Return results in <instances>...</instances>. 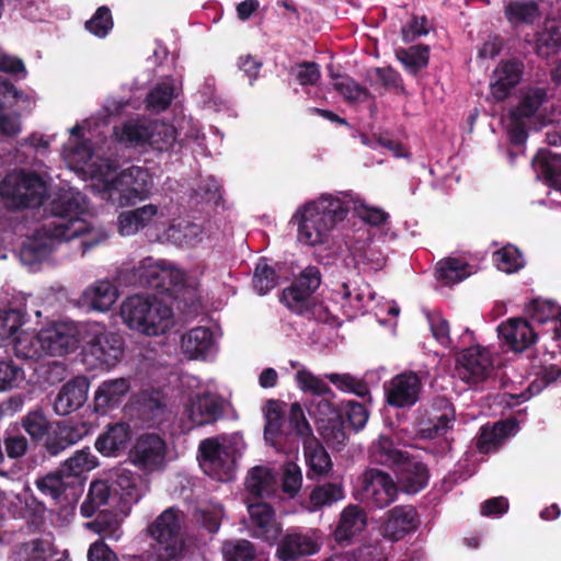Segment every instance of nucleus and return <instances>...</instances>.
I'll return each mask as SVG.
<instances>
[{
  "mask_svg": "<svg viewBox=\"0 0 561 561\" xmlns=\"http://www.w3.org/2000/svg\"><path fill=\"white\" fill-rule=\"evenodd\" d=\"M84 136L85 124H77L70 129L62 156L71 170L90 178L92 187L101 197L119 207L131 206L149 197L152 176L148 170L130 167L118 172L112 163L102 159Z\"/></svg>",
  "mask_w": 561,
  "mask_h": 561,
  "instance_id": "obj_1",
  "label": "nucleus"
},
{
  "mask_svg": "<svg viewBox=\"0 0 561 561\" xmlns=\"http://www.w3.org/2000/svg\"><path fill=\"white\" fill-rule=\"evenodd\" d=\"M85 197L78 191L65 192L53 205V217L28 237L21 249V261L33 265L47 261L57 248L81 238L83 252L104 242L108 233L93 222Z\"/></svg>",
  "mask_w": 561,
  "mask_h": 561,
  "instance_id": "obj_2",
  "label": "nucleus"
},
{
  "mask_svg": "<svg viewBox=\"0 0 561 561\" xmlns=\"http://www.w3.org/2000/svg\"><path fill=\"white\" fill-rule=\"evenodd\" d=\"M347 213L345 201L331 194L304 204L293 216L298 241L311 247L328 242L332 230L345 219Z\"/></svg>",
  "mask_w": 561,
  "mask_h": 561,
  "instance_id": "obj_3",
  "label": "nucleus"
},
{
  "mask_svg": "<svg viewBox=\"0 0 561 561\" xmlns=\"http://www.w3.org/2000/svg\"><path fill=\"white\" fill-rule=\"evenodd\" d=\"M119 317L130 331L148 337L165 334L174 323L171 307L147 295L125 298L119 307Z\"/></svg>",
  "mask_w": 561,
  "mask_h": 561,
  "instance_id": "obj_4",
  "label": "nucleus"
},
{
  "mask_svg": "<svg viewBox=\"0 0 561 561\" xmlns=\"http://www.w3.org/2000/svg\"><path fill=\"white\" fill-rule=\"evenodd\" d=\"M556 108L549 103L547 91L543 88L526 89L517 104L511 111L507 131L514 144H523L527 138V119L535 118L541 124L552 122Z\"/></svg>",
  "mask_w": 561,
  "mask_h": 561,
  "instance_id": "obj_5",
  "label": "nucleus"
},
{
  "mask_svg": "<svg viewBox=\"0 0 561 561\" xmlns=\"http://www.w3.org/2000/svg\"><path fill=\"white\" fill-rule=\"evenodd\" d=\"M244 450L241 436H221L204 439L199 444L203 470L218 480H230L238 457Z\"/></svg>",
  "mask_w": 561,
  "mask_h": 561,
  "instance_id": "obj_6",
  "label": "nucleus"
},
{
  "mask_svg": "<svg viewBox=\"0 0 561 561\" xmlns=\"http://www.w3.org/2000/svg\"><path fill=\"white\" fill-rule=\"evenodd\" d=\"M83 360L91 367L112 368L122 358L123 339L101 322H85Z\"/></svg>",
  "mask_w": 561,
  "mask_h": 561,
  "instance_id": "obj_7",
  "label": "nucleus"
},
{
  "mask_svg": "<svg viewBox=\"0 0 561 561\" xmlns=\"http://www.w3.org/2000/svg\"><path fill=\"white\" fill-rule=\"evenodd\" d=\"M116 140L126 147L149 146L167 150L175 141L176 131L172 125L159 121L130 119L114 129Z\"/></svg>",
  "mask_w": 561,
  "mask_h": 561,
  "instance_id": "obj_8",
  "label": "nucleus"
},
{
  "mask_svg": "<svg viewBox=\"0 0 561 561\" xmlns=\"http://www.w3.org/2000/svg\"><path fill=\"white\" fill-rule=\"evenodd\" d=\"M46 194L45 181L34 173L14 171L0 183V196L13 209L37 207L42 205Z\"/></svg>",
  "mask_w": 561,
  "mask_h": 561,
  "instance_id": "obj_9",
  "label": "nucleus"
},
{
  "mask_svg": "<svg viewBox=\"0 0 561 561\" xmlns=\"http://www.w3.org/2000/svg\"><path fill=\"white\" fill-rule=\"evenodd\" d=\"M182 524L183 514L169 507L148 526V534L154 541V551L160 561H173L183 554Z\"/></svg>",
  "mask_w": 561,
  "mask_h": 561,
  "instance_id": "obj_10",
  "label": "nucleus"
},
{
  "mask_svg": "<svg viewBox=\"0 0 561 561\" xmlns=\"http://www.w3.org/2000/svg\"><path fill=\"white\" fill-rule=\"evenodd\" d=\"M176 213V205L173 203L146 204L133 210L122 211L117 217V229L121 236L130 237L140 230L153 227L160 232L167 220H170Z\"/></svg>",
  "mask_w": 561,
  "mask_h": 561,
  "instance_id": "obj_11",
  "label": "nucleus"
},
{
  "mask_svg": "<svg viewBox=\"0 0 561 561\" xmlns=\"http://www.w3.org/2000/svg\"><path fill=\"white\" fill-rule=\"evenodd\" d=\"M35 96L0 79V135L14 137L22 130L21 113L31 111Z\"/></svg>",
  "mask_w": 561,
  "mask_h": 561,
  "instance_id": "obj_12",
  "label": "nucleus"
},
{
  "mask_svg": "<svg viewBox=\"0 0 561 561\" xmlns=\"http://www.w3.org/2000/svg\"><path fill=\"white\" fill-rule=\"evenodd\" d=\"M140 286L169 290L171 286H183L186 283L184 271L163 260L146 257L134 270Z\"/></svg>",
  "mask_w": 561,
  "mask_h": 561,
  "instance_id": "obj_13",
  "label": "nucleus"
},
{
  "mask_svg": "<svg viewBox=\"0 0 561 561\" xmlns=\"http://www.w3.org/2000/svg\"><path fill=\"white\" fill-rule=\"evenodd\" d=\"M168 446L156 433L141 434L129 451L130 462L139 470L154 472L162 470L167 463Z\"/></svg>",
  "mask_w": 561,
  "mask_h": 561,
  "instance_id": "obj_14",
  "label": "nucleus"
},
{
  "mask_svg": "<svg viewBox=\"0 0 561 561\" xmlns=\"http://www.w3.org/2000/svg\"><path fill=\"white\" fill-rule=\"evenodd\" d=\"M85 322H58L42 329L46 354L62 356L78 348L84 339Z\"/></svg>",
  "mask_w": 561,
  "mask_h": 561,
  "instance_id": "obj_15",
  "label": "nucleus"
},
{
  "mask_svg": "<svg viewBox=\"0 0 561 561\" xmlns=\"http://www.w3.org/2000/svg\"><path fill=\"white\" fill-rule=\"evenodd\" d=\"M457 374L467 383L477 385L491 377L494 363L489 350L472 346L463 350L457 359Z\"/></svg>",
  "mask_w": 561,
  "mask_h": 561,
  "instance_id": "obj_16",
  "label": "nucleus"
},
{
  "mask_svg": "<svg viewBox=\"0 0 561 561\" xmlns=\"http://www.w3.org/2000/svg\"><path fill=\"white\" fill-rule=\"evenodd\" d=\"M183 413L190 421V426H201L219 419L222 414V407L215 394L206 389H198L188 394Z\"/></svg>",
  "mask_w": 561,
  "mask_h": 561,
  "instance_id": "obj_17",
  "label": "nucleus"
},
{
  "mask_svg": "<svg viewBox=\"0 0 561 561\" xmlns=\"http://www.w3.org/2000/svg\"><path fill=\"white\" fill-rule=\"evenodd\" d=\"M310 415L317 421L323 439L332 446H341L346 440L342 427L341 415L327 399L313 401L309 409Z\"/></svg>",
  "mask_w": 561,
  "mask_h": 561,
  "instance_id": "obj_18",
  "label": "nucleus"
},
{
  "mask_svg": "<svg viewBox=\"0 0 561 561\" xmlns=\"http://www.w3.org/2000/svg\"><path fill=\"white\" fill-rule=\"evenodd\" d=\"M363 499L382 508L396 500L397 485L391 477L378 469H369L363 476Z\"/></svg>",
  "mask_w": 561,
  "mask_h": 561,
  "instance_id": "obj_19",
  "label": "nucleus"
},
{
  "mask_svg": "<svg viewBox=\"0 0 561 561\" xmlns=\"http://www.w3.org/2000/svg\"><path fill=\"white\" fill-rule=\"evenodd\" d=\"M217 335L207 327H196L182 334L180 350L191 360H206L217 352Z\"/></svg>",
  "mask_w": 561,
  "mask_h": 561,
  "instance_id": "obj_20",
  "label": "nucleus"
},
{
  "mask_svg": "<svg viewBox=\"0 0 561 561\" xmlns=\"http://www.w3.org/2000/svg\"><path fill=\"white\" fill-rule=\"evenodd\" d=\"M421 390L422 382L415 373L399 374L386 387L387 402L396 408H410L419 401Z\"/></svg>",
  "mask_w": 561,
  "mask_h": 561,
  "instance_id": "obj_21",
  "label": "nucleus"
},
{
  "mask_svg": "<svg viewBox=\"0 0 561 561\" xmlns=\"http://www.w3.org/2000/svg\"><path fill=\"white\" fill-rule=\"evenodd\" d=\"M179 207L176 213L167 220L164 227H161V232L157 237L161 241L170 242L179 247H195L205 239V231L202 226L191 222L185 219L178 218Z\"/></svg>",
  "mask_w": 561,
  "mask_h": 561,
  "instance_id": "obj_22",
  "label": "nucleus"
},
{
  "mask_svg": "<svg viewBox=\"0 0 561 561\" xmlns=\"http://www.w3.org/2000/svg\"><path fill=\"white\" fill-rule=\"evenodd\" d=\"M249 512V531L255 538L274 543L280 535V526L274 518V512L265 502L247 500Z\"/></svg>",
  "mask_w": 561,
  "mask_h": 561,
  "instance_id": "obj_23",
  "label": "nucleus"
},
{
  "mask_svg": "<svg viewBox=\"0 0 561 561\" xmlns=\"http://www.w3.org/2000/svg\"><path fill=\"white\" fill-rule=\"evenodd\" d=\"M524 66L516 59L501 61L490 79V93L496 101H503L522 80Z\"/></svg>",
  "mask_w": 561,
  "mask_h": 561,
  "instance_id": "obj_24",
  "label": "nucleus"
},
{
  "mask_svg": "<svg viewBox=\"0 0 561 561\" xmlns=\"http://www.w3.org/2000/svg\"><path fill=\"white\" fill-rule=\"evenodd\" d=\"M533 163L538 175L543 176L550 187V202L561 205V156L540 149Z\"/></svg>",
  "mask_w": 561,
  "mask_h": 561,
  "instance_id": "obj_25",
  "label": "nucleus"
},
{
  "mask_svg": "<svg viewBox=\"0 0 561 561\" xmlns=\"http://www.w3.org/2000/svg\"><path fill=\"white\" fill-rule=\"evenodd\" d=\"M90 382L83 376H77L66 382L58 391L54 410L59 415H68L80 409L88 399Z\"/></svg>",
  "mask_w": 561,
  "mask_h": 561,
  "instance_id": "obj_26",
  "label": "nucleus"
},
{
  "mask_svg": "<svg viewBox=\"0 0 561 561\" xmlns=\"http://www.w3.org/2000/svg\"><path fill=\"white\" fill-rule=\"evenodd\" d=\"M119 297L117 286L108 279H99L90 284L80 296L83 307L96 312H107Z\"/></svg>",
  "mask_w": 561,
  "mask_h": 561,
  "instance_id": "obj_27",
  "label": "nucleus"
},
{
  "mask_svg": "<svg viewBox=\"0 0 561 561\" xmlns=\"http://www.w3.org/2000/svg\"><path fill=\"white\" fill-rule=\"evenodd\" d=\"M502 341L515 352H523L531 346L537 334L529 322L523 318H511L497 328Z\"/></svg>",
  "mask_w": 561,
  "mask_h": 561,
  "instance_id": "obj_28",
  "label": "nucleus"
},
{
  "mask_svg": "<svg viewBox=\"0 0 561 561\" xmlns=\"http://www.w3.org/2000/svg\"><path fill=\"white\" fill-rule=\"evenodd\" d=\"M131 437L130 426L126 422L107 425L95 440V449L105 457H117L128 446Z\"/></svg>",
  "mask_w": 561,
  "mask_h": 561,
  "instance_id": "obj_29",
  "label": "nucleus"
},
{
  "mask_svg": "<svg viewBox=\"0 0 561 561\" xmlns=\"http://www.w3.org/2000/svg\"><path fill=\"white\" fill-rule=\"evenodd\" d=\"M320 539L316 531L289 533L280 541L277 553L282 560H294L318 552Z\"/></svg>",
  "mask_w": 561,
  "mask_h": 561,
  "instance_id": "obj_30",
  "label": "nucleus"
},
{
  "mask_svg": "<svg viewBox=\"0 0 561 561\" xmlns=\"http://www.w3.org/2000/svg\"><path fill=\"white\" fill-rule=\"evenodd\" d=\"M415 511L411 506H397L388 512L382 534L390 540H400L416 527Z\"/></svg>",
  "mask_w": 561,
  "mask_h": 561,
  "instance_id": "obj_31",
  "label": "nucleus"
},
{
  "mask_svg": "<svg viewBox=\"0 0 561 561\" xmlns=\"http://www.w3.org/2000/svg\"><path fill=\"white\" fill-rule=\"evenodd\" d=\"M367 525L365 512L357 505H347L340 514L333 536L337 542H347L359 535Z\"/></svg>",
  "mask_w": 561,
  "mask_h": 561,
  "instance_id": "obj_32",
  "label": "nucleus"
},
{
  "mask_svg": "<svg viewBox=\"0 0 561 561\" xmlns=\"http://www.w3.org/2000/svg\"><path fill=\"white\" fill-rule=\"evenodd\" d=\"M130 389L125 378H115L103 381L94 392V407L96 411L106 412L117 407Z\"/></svg>",
  "mask_w": 561,
  "mask_h": 561,
  "instance_id": "obj_33",
  "label": "nucleus"
},
{
  "mask_svg": "<svg viewBox=\"0 0 561 561\" xmlns=\"http://www.w3.org/2000/svg\"><path fill=\"white\" fill-rule=\"evenodd\" d=\"M398 466L400 467L399 483L404 492L414 494L426 485L428 472L421 461L408 456Z\"/></svg>",
  "mask_w": 561,
  "mask_h": 561,
  "instance_id": "obj_34",
  "label": "nucleus"
},
{
  "mask_svg": "<svg viewBox=\"0 0 561 561\" xmlns=\"http://www.w3.org/2000/svg\"><path fill=\"white\" fill-rule=\"evenodd\" d=\"M8 348H11L16 357L24 359H38L47 355L42 331L35 333L22 329Z\"/></svg>",
  "mask_w": 561,
  "mask_h": 561,
  "instance_id": "obj_35",
  "label": "nucleus"
},
{
  "mask_svg": "<svg viewBox=\"0 0 561 561\" xmlns=\"http://www.w3.org/2000/svg\"><path fill=\"white\" fill-rule=\"evenodd\" d=\"M8 348H11L16 357L24 359H38L47 355L42 331L35 333L22 329Z\"/></svg>",
  "mask_w": 561,
  "mask_h": 561,
  "instance_id": "obj_36",
  "label": "nucleus"
},
{
  "mask_svg": "<svg viewBox=\"0 0 561 561\" xmlns=\"http://www.w3.org/2000/svg\"><path fill=\"white\" fill-rule=\"evenodd\" d=\"M248 493L255 497H268L276 490V474L265 466L252 468L245 479Z\"/></svg>",
  "mask_w": 561,
  "mask_h": 561,
  "instance_id": "obj_37",
  "label": "nucleus"
},
{
  "mask_svg": "<svg viewBox=\"0 0 561 561\" xmlns=\"http://www.w3.org/2000/svg\"><path fill=\"white\" fill-rule=\"evenodd\" d=\"M528 313L530 314L531 319L538 323H550L552 339L556 341H561L560 307L556 306L550 300L535 299L528 309Z\"/></svg>",
  "mask_w": 561,
  "mask_h": 561,
  "instance_id": "obj_38",
  "label": "nucleus"
},
{
  "mask_svg": "<svg viewBox=\"0 0 561 561\" xmlns=\"http://www.w3.org/2000/svg\"><path fill=\"white\" fill-rule=\"evenodd\" d=\"M440 413L431 414L428 423H421L419 427V434L422 438H435L446 433L455 420V412L451 405L446 400H439L437 402Z\"/></svg>",
  "mask_w": 561,
  "mask_h": 561,
  "instance_id": "obj_39",
  "label": "nucleus"
},
{
  "mask_svg": "<svg viewBox=\"0 0 561 561\" xmlns=\"http://www.w3.org/2000/svg\"><path fill=\"white\" fill-rule=\"evenodd\" d=\"M90 426L85 422H64L58 426V442L47 445L51 455H57L60 450L70 445L77 444L90 433Z\"/></svg>",
  "mask_w": 561,
  "mask_h": 561,
  "instance_id": "obj_40",
  "label": "nucleus"
},
{
  "mask_svg": "<svg viewBox=\"0 0 561 561\" xmlns=\"http://www.w3.org/2000/svg\"><path fill=\"white\" fill-rule=\"evenodd\" d=\"M517 423L514 420L499 422L492 427H482L477 446L481 453H489L495 449L503 439L514 434Z\"/></svg>",
  "mask_w": 561,
  "mask_h": 561,
  "instance_id": "obj_41",
  "label": "nucleus"
},
{
  "mask_svg": "<svg viewBox=\"0 0 561 561\" xmlns=\"http://www.w3.org/2000/svg\"><path fill=\"white\" fill-rule=\"evenodd\" d=\"M304 443L305 457L309 466V476H323L331 469V459L325 449L313 437H307Z\"/></svg>",
  "mask_w": 561,
  "mask_h": 561,
  "instance_id": "obj_42",
  "label": "nucleus"
},
{
  "mask_svg": "<svg viewBox=\"0 0 561 561\" xmlns=\"http://www.w3.org/2000/svg\"><path fill=\"white\" fill-rule=\"evenodd\" d=\"M561 48V22H547L538 32L535 50L538 56L548 58L557 54Z\"/></svg>",
  "mask_w": 561,
  "mask_h": 561,
  "instance_id": "obj_43",
  "label": "nucleus"
},
{
  "mask_svg": "<svg viewBox=\"0 0 561 561\" xmlns=\"http://www.w3.org/2000/svg\"><path fill=\"white\" fill-rule=\"evenodd\" d=\"M26 322V314L19 309L0 310V346L9 347Z\"/></svg>",
  "mask_w": 561,
  "mask_h": 561,
  "instance_id": "obj_44",
  "label": "nucleus"
},
{
  "mask_svg": "<svg viewBox=\"0 0 561 561\" xmlns=\"http://www.w3.org/2000/svg\"><path fill=\"white\" fill-rule=\"evenodd\" d=\"M438 279L445 284H457L476 273L474 266L457 257H447L437 263Z\"/></svg>",
  "mask_w": 561,
  "mask_h": 561,
  "instance_id": "obj_45",
  "label": "nucleus"
},
{
  "mask_svg": "<svg viewBox=\"0 0 561 561\" xmlns=\"http://www.w3.org/2000/svg\"><path fill=\"white\" fill-rule=\"evenodd\" d=\"M15 554L18 561H47L55 548L49 539H34L20 546Z\"/></svg>",
  "mask_w": 561,
  "mask_h": 561,
  "instance_id": "obj_46",
  "label": "nucleus"
},
{
  "mask_svg": "<svg viewBox=\"0 0 561 561\" xmlns=\"http://www.w3.org/2000/svg\"><path fill=\"white\" fill-rule=\"evenodd\" d=\"M99 466L98 458L91 453L89 448L77 450L70 458H68L61 466L62 472L69 477H79L82 473L89 472Z\"/></svg>",
  "mask_w": 561,
  "mask_h": 561,
  "instance_id": "obj_47",
  "label": "nucleus"
},
{
  "mask_svg": "<svg viewBox=\"0 0 561 561\" xmlns=\"http://www.w3.org/2000/svg\"><path fill=\"white\" fill-rule=\"evenodd\" d=\"M291 366L297 368L295 381L302 392H309L314 396L331 394L330 387L320 377L296 363H291Z\"/></svg>",
  "mask_w": 561,
  "mask_h": 561,
  "instance_id": "obj_48",
  "label": "nucleus"
},
{
  "mask_svg": "<svg viewBox=\"0 0 561 561\" xmlns=\"http://www.w3.org/2000/svg\"><path fill=\"white\" fill-rule=\"evenodd\" d=\"M505 16L512 24L534 23L540 13L533 1H512L505 7Z\"/></svg>",
  "mask_w": 561,
  "mask_h": 561,
  "instance_id": "obj_49",
  "label": "nucleus"
},
{
  "mask_svg": "<svg viewBox=\"0 0 561 561\" xmlns=\"http://www.w3.org/2000/svg\"><path fill=\"white\" fill-rule=\"evenodd\" d=\"M37 489L42 494L49 496L54 500L59 499L70 486L68 477L62 469L57 472L48 473L35 481Z\"/></svg>",
  "mask_w": 561,
  "mask_h": 561,
  "instance_id": "obj_50",
  "label": "nucleus"
},
{
  "mask_svg": "<svg viewBox=\"0 0 561 561\" xmlns=\"http://www.w3.org/2000/svg\"><path fill=\"white\" fill-rule=\"evenodd\" d=\"M110 486L105 481H93L80 510L84 517H91L98 508L107 503Z\"/></svg>",
  "mask_w": 561,
  "mask_h": 561,
  "instance_id": "obj_51",
  "label": "nucleus"
},
{
  "mask_svg": "<svg viewBox=\"0 0 561 561\" xmlns=\"http://www.w3.org/2000/svg\"><path fill=\"white\" fill-rule=\"evenodd\" d=\"M284 304L296 313H306L312 304V291L295 283L283 291Z\"/></svg>",
  "mask_w": 561,
  "mask_h": 561,
  "instance_id": "obj_52",
  "label": "nucleus"
},
{
  "mask_svg": "<svg viewBox=\"0 0 561 561\" xmlns=\"http://www.w3.org/2000/svg\"><path fill=\"white\" fill-rule=\"evenodd\" d=\"M175 87L172 80L158 83L148 94L147 108L153 112L165 110L175 98Z\"/></svg>",
  "mask_w": 561,
  "mask_h": 561,
  "instance_id": "obj_53",
  "label": "nucleus"
},
{
  "mask_svg": "<svg viewBox=\"0 0 561 561\" xmlns=\"http://www.w3.org/2000/svg\"><path fill=\"white\" fill-rule=\"evenodd\" d=\"M396 56L410 73L415 75L428 64V47L412 46L408 49L401 48L397 50Z\"/></svg>",
  "mask_w": 561,
  "mask_h": 561,
  "instance_id": "obj_54",
  "label": "nucleus"
},
{
  "mask_svg": "<svg viewBox=\"0 0 561 561\" xmlns=\"http://www.w3.org/2000/svg\"><path fill=\"white\" fill-rule=\"evenodd\" d=\"M344 499V491L340 484L327 483L312 490L309 502L312 511L331 505Z\"/></svg>",
  "mask_w": 561,
  "mask_h": 561,
  "instance_id": "obj_55",
  "label": "nucleus"
},
{
  "mask_svg": "<svg viewBox=\"0 0 561 561\" xmlns=\"http://www.w3.org/2000/svg\"><path fill=\"white\" fill-rule=\"evenodd\" d=\"M278 284V275L266 259H260L254 271L253 286L260 295H265Z\"/></svg>",
  "mask_w": 561,
  "mask_h": 561,
  "instance_id": "obj_56",
  "label": "nucleus"
},
{
  "mask_svg": "<svg viewBox=\"0 0 561 561\" xmlns=\"http://www.w3.org/2000/svg\"><path fill=\"white\" fill-rule=\"evenodd\" d=\"M373 453L375 459L385 465H400L408 457L405 451L397 448L386 436H380L373 447Z\"/></svg>",
  "mask_w": 561,
  "mask_h": 561,
  "instance_id": "obj_57",
  "label": "nucleus"
},
{
  "mask_svg": "<svg viewBox=\"0 0 561 561\" xmlns=\"http://www.w3.org/2000/svg\"><path fill=\"white\" fill-rule=\"evenodd\" d=\"M493 261L500 271L507 274L519 271L525 264L522 253L513 245H506L496 251Z\"/></svg>",
  "mask_w": 561,
  "mask_h": 561,
  "instance_id": "obj_58",
  "label": "nucleus"
},
{
  "mask_svg": "<svg viewBox=\"0 0 561 561\" xmlns=\"http://www.w3.org/2000/svg\"><path fill=\"white\" fill-rule=\"evenodd\" d=\"M356 264H362L370 271H379L386 263V257L375 244L356 247L353 250Z\"/></svg>",
  "mask_w": 561,
  "mask_h": 561,
  "instance_id": "obj_59",
  "label": "nucleus"
},
{
  "mask_svg": "<svg viewBox=\"0 0 561 561\" xmlns=\"http://www.w3.org/2000/svg\"><path fill=\"white\" fill-rule=\"evenodd\" d=\"M265 428L264 437L265 440L273 444L275 437L278 434L282 426L283 410L280 403L274 400L267 401L264 408Z\"/></svg>",
  "mask_w": 561,
  "mask_h": 561,
  "instance_id": "obj_60",
  "label": "nucleus"
},
{
  "mask_svg": "<svg viewBox=\"0 0 561 561\" xmlns=\"http://www.w3.org/2000/svg\"><path fill=\"white\" fill-rule=\"evenodd\" d=\"M335 79L333 88L348 102H363L367 99L368 92L350 77H340L331 73Z\"/></svg>",
  "mask_w": 561,
  "mask_h": 561,
  "instance_id": "obj_61",
  "label": "nucleus"
},
{
  "mask_svg": "<svg viewBox=\"0 0 561 561\" xmlns=\"http://www.w3.org/2000/svg\"><path fill=\"white\" fill-rule=\"evenodd\" d=\"M221 552L225 561H251L254 547L244 539L229 540L222 545Z\"/></svg>",
  "mask_w": 561,
  "mask_h": 561,
  "instance_id": "obj_62",
  "label": "nucleus"
},
{
  "mask_svg": "<svg viewBox=\"0 0 561 561\" xmlns=\"http://www.w3.org/2000/svg\"><path fill=\"white\" fill-rule=\"evenodd\" d=\"M25 380L24 370L12 360L0 362V391L20 387Z\"/></svg>",
  "mask_w": 561,
  "mask_h": 561,
  "instance_id": "obj_63",
  "label": "nucleus"
},
{
  "mask_svg": "<svg viewBox=\"0 0 561 561\" xmlns=\"http://www.w3.org/2000/svg\"><path fill=\"white\" fill-rule=\"evenodd\" d=\"M113 27L111 11L106 7L96 10L93 16L85 22V28L98 37H105Z\"/></svg>",
  "mask_w": 561,
  "mask_h": 561,
  "instance_id": "obj_64",
  "label": "nucleus"
}]
</instances>
